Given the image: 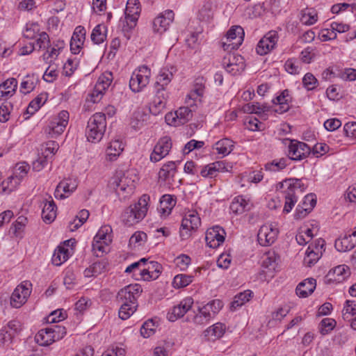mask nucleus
I'll use <instances>...</instances> for the list:
<instances>
[{
  "mask_svg": "<svg viewBox=\"0 0 356 356\" xmlns=\"http://www.w3.org/2000/svg\"><path fill=\"white\" fill-rule=\"evenodd\" d=\"M141 292L142 288L138 284H129L119 291L117 298L122 302L118 312L121 319H128L136 312L138 307L137 298Z\"/></svg>",
  "mask_w": 356,
  "mask_h": 356,
  "instance_id": "f257e3e1",
  "label": "nucleus"
},
{
  "mask_svg": "<svg viewBox=\"0 0 356 356\" xmlns=\"http://www.w3.org/2000/svg\"><path fill=\"white\" fill-rule=\"evenodd\" d=\"M149 196L143 195L138 201L127 207L121 215V221L127 227H131L140 222L148 210Z\"/></svg>",
  "mask_w": 356,
  "mask_h": 356,
  "instance_id": "f03ea898",
  "label": "nucleus"
},
{
  "mask_svg": "<svg viewBox=\"0 0 356 356\" xmlns=\"http://www.w3.org/2000/svg\"><path fill=\"white\" fill-rule=\"evenodd\" d=\"M279 184L280 188H284L285 203L283 211L288 213L292 210L298 201L297 191L300 190V192H303L306 187L302 182V179L296 178L286 179Z\"/></svg>",
  "mask_w": 356,
  "mask_h": 356,
  "instance_id": "7ed1b4c3",
  "label": "nucleus"
},
{
  "mask_svg": "<svg viewBox=\"0 0 356 356\" xmlns=\"http://www.w3.org/2000/svg\"><path fill=\"white\" fill-rule=\"evenodd\" d=\"M106 120L105 114L96 113L93 114L88 122L86 128V136L89 142H99L106 131Z\"/></svg>",
  "mask_w": 356,
  "mask_h": 356,
  "instance_id": "20e7f679",
  "label": "nucleus"
},
{
  "mask_svg": "<svg viewBox=\"0 0 356 356\" xmlns=\"http://www.w3.org/2000/svg\"><path fill=\"white\" fill-rule=\"evenodd\" d=\"M108 186L121 198L125 199L135 188V181L129 174H118L112 177Z\"/></svg>",
  "mask_w": 356,
  "mask_h": 356,
  "instance_id": "39448f33",
  "label": "nucleus"
},
{
  "mask_svg": "<svg viewBox=\"0 0 356 356\" xmlns=\"http://www.w3.org/2000/svg\"><path fill=\"white\" fill-rule=\"evenodd\" d=\"M150 76L151 71L147 66L139 67L133 72L131 76L129 81L130 89L134 92H140L149 83Z\"/></svg>",
  "mask_w": 356,
  "mask_h": 356,
  "instance_id": "423d86ee",
  "label": "nucleus"
},
{
  "mask_svg": "<svg viewBox=\"0 0 356 356\" xmlns=\"http://www.w3.org/2000/svg\"><path fill=\"white\" fill-rule=\"evenodd\" d=\"M29 168V165L26 163H17L14 168L13 175L9 177L6 181H3V191L8 193L14 191L21 180L26 175Z\"/></svg>",
  "mask_w": 356,
  "mask_h": 356,
  "instance_id": "0eeeda50",
  "label": "nucleus"
},
{
  "mask_svg": "<svg viewBox=\"0 0 356 356\" xmlns=\"http://www.w3.org/2000/svg\"><path fill=\"white\" fill-rule=\"evenodd\" d=\"M244 31L240 26H234L229 29L226 35V41L222 42L225 51H230L237 49L244 39Z\"/></svg>",
  "mask_w": 356,
  "mask_h": 356,
  "instance_id": "6e6552de",
  "label": "nucleus"
},
{
  "mask_svg": "<svg viewBox=\"0 0 356 356\" xmlns=\"http://www.w3.org/2000/svg\"><path fill=\"white\" fill-rule=\"evenodd\" d=\"M201 225V220L197 213L195 211L187 212L182 219L180 236L185 240L191 236V231L196 230Z\"/></svg>",
  "mask_w": 356,
  "mask_h": 356,
  "instance_id": "1a4fd4ad",
  "label": "nucleus"
},
{
  "mask_svg": "<svg viewBox=\"0 0 356 356\" xmlns=\"http://www.w3.org/2000/svg\"><path fill=\"white\" fill-rule=\"evenodd\" d=\"M288 161H300L307 158L311 153V148L306 143L297 140H287Z\"/></svg>",
  "mask_w": 356,
  "mask_h": 356,
  "instance_id": "9d476101",
  "label": "nucleus"
},
{
  "mask_svg": "<svg viewBox=\"0 0 356 356\" xmlns=\"http://www.w3.org/2000/svg\"><path fill=\"white\" fill-rule=\"evenodd\" d=\"M32 284L25 281L18 285L10 297V305L15 308H19L26 301L31 292Z\"/></svg>",
  "mask_w": 356,
  "mask_h": 356,
  "instance_id": "9b49d317",
  "label": "nucleus"
},
{
  "mask_svg": "<svg viewBox=\"0 0 356 356\" xmlns=\"http://www.w3.org/2000/svg\"><path fill=\"white\" fill-rule=\"evenodd\" d=\"M69 113L66 111H62L58 115L53 118L46 129V132L55 138L61 134L68 124Z\"/></svg>",
  "mask_w": 356,
  "mask_h": 356,
  "instance_id": "f8f14e48",
  "label": "nucleus"
},
{
  "mask_svg": "<svg viewBox=\"0 0 356 356\" xmlns=\"http://www.w3.org/2000/svg\"><path fill=\"white\" fill-rule=\"evenodd\" d=\"M172 146L171 138L168 136L161 138L155 145L150 155V161L156 163L165 157Z\"/></svg>",
  "mask_w": 356,
  "mask_h": 356,
  "instance_id": "ddd939ff",
  "label": "nucleus"
},
{
  "mask_svg": "<svg viewBox=\"0 0 356 356\" xmlns=\"http://www.w3.org/2000/svg\"><path fill=\"white\" fill-rule=\"evenodd\" d=\"M192 118L193 113L188 107H180L175 113H168L165 118L168 124L179 126L184 124Z\"/></svg>",
  "mask_w": 356,
  "mask_h": 356,
  "instance_id": "4468645a",
  "label": "nucleus"
},
{
  "mask_svg": "<svg viewBox=\"0 0 356 356\" xmlns=\"http://www.w3.org/2000/svg\"><path fill=\"white\" fill-rule=\"evenodd\" d=\"M278 229L273 225H264L258 232V242L262 246H268L273 244L277 236Z\"/></svg>",
  "mask_w": 356,
  "mask_h": 356,
  "instance_id": "2eb2a0df",
  "label": "nucleus"
},
{
  "mask_svg": "<svg viewBox=\"0 0 356 356\" xmlns=\"http://www.w3.org/2000/svg\"><path fill=\"white\" fill-rule=\"evenodd\" d=\"M193 305V299L191 297H187L183 299L180 302L174 306L167 314V318L171 321L175 322L177 319L183 317L187 312H188Z\"/></svg>",
  "mask_w": 356,
  "mask_h": 356,
  "instance_id": "dca6fc26",
  "label": "nucleus"
},
{
  "mask_svg": "<svg viewBox=\"0 0 356 356\" xmlns=\"http://www.w3.org/2000/svg\"><path fill=\"white\" fill-rule=\"evenodd\" d=\"M140 13L138 0H128L125 8V22L129 29L136 26Z\"/></svg>",
  "mask_w": 356,
  "mask_h": 356,
  "instance_id": "f3484780",
  "label": "nucleus"
},
{
  "mask_svg": "<svg viewBox=\"0 0 356 356\" xmlns=\"http://www.w3.org/2000/svg\"><path fill=\"white\" fill-rule=\"evenodd\" d=\"M225 230L220 226H214L207 229L205 241L209 247L218 248L225 241Z\"/></svg>",
  "mask_w": 356,
  "mask_h": 356,
  "instance_id": "a211bd4d",
  "label": "nucleus"
},
{
  "mask_svg": "<svg viewBox=\"0 0 356 356\" xmlns=\"http://www.w3.org/2000/svg\"><path fill=\"white\" fill-rule=\"evenodd\" d=\"M174 19V13L167 10L161 13L153 21V31L154 33L162 34L167 31Z\"/></svg>",
  "mask_w": 356,
  "mask_h": 356,
  "instance_id": "6ab92c4d",
  "label": "nucleus"
},
{
  "mask_svg": "<svg viewBox=\"0 0 356 356\" xmlns=\"http://www.w3.org/2000/svg\"><path fill=\"white\" fill-rule=\"evenodd\" d=\"M278 39L276 31H271L262 38L257 47L256 51L259 55H265L273 49L277 44Z\"/></svg>",
  "mask_w": 356,
  "mask_h": 356,
  "instance_id": "aec40b11",
  "label": "nucleus"
},
{
  "mask_svg": "<svg viewBox=\"0 0 356 356\" xmlns=\"http://www.w3.org/2000/svg\"><path fill=\"white\" fill-rule=\"evenodd\" d=\"M325 245V241L322 238L316 241L314 246L310 245L306 251V257L304 259V262L307 266H312L314 265L322 255V249Z\"/></svg>",
  "mask_w": 356,
  "mask_h": 356,
  "instance_id": "412c9836",
  "label": "nucleus"
},
{
  "mask_svg": "<svg viewBox=\"0 0 356 356\" xmlns=\"http://www.w3.org/2000/svg\"><path fill=\"white\" fill-rule=\"evenodd\" d=\"M78 181L76 179L68 178L61 181L55 190L56 198L64 199L76 190Z\"/></svg>",
  "mask_w": 356,
  "mask_h": 356,
  "instance_id": "4be33fe9",
  "label": "nucleus"
},
{
  "mask_svg": "<svg viewBox=\"0 0 356 356\" xmlns=\"http://www.w3.org/2000/svg\"><path fill=\"white\" fill-rule=\"evenodd\" d=\"M86 30L84 27L79 26L75 29L70 41V50L72 54L79 53L86 38Z\"/></svg>",
  "mask_w": 356,
  "mask_h": 356,
  "instance_id": "5701e85b",
  "label": "nucleus"
},
{
  "mask_svg": "<svg viewBox=\"0 0 356 356\" xmlns=\"http://www.w3.org/2000/svg\"><path fill=\"white\" fill-rule=\"evenodd\" d=\"M316 286V280L307 278L298 284L296 289V294L300 298H306L314 292Z\"/></svg>",
  "mask_w": 356,
  "mask_h": 356,
  "instance_id": "b1692460",
  "label": "nucleus"
},
{
  "mask_svg": "<svg viewBox=\"0 0 356 356\" xmlns=\"http://www.w3.org/2000/svg\"><path fill=\"white\" fill-rule=\"evenodd\" d=\"M166 97L164 91L157 89V93L154 98V100L150 104L149 111L154 115L159 114L161 111L165 107Z\"/></svg>",
  "mask_w": 356,
  "mask_h": 356,
  "instance_id": "393cba45",
  "label": "nucleus"
},
{
  "mask_svg": "<svg viewBox=\"0 0 356 356\" xmlns=\"http://www.w3.org/2000/svg\"><path fill=\"white\" fill-rule=\"evenodd\" d=\"M176 200L171 195H163L159 202V208L158 209L162 216H167L170 213L173 207L175 206Z\"/></svg>",
  "mask_w": 356,
  "mask_h": 356,
  "instance_id": "a878e982",
  "label": "nucleus"
},
{
  "mask_svg": "<svg viewBox=\"0 0 356 356\" xmlns=\"http://www.w3.org/2000/svg\"><path fill=\"white\" fill-rule=\"evenodd\" d=\"M350 275V268L346 265H339L328 273L330 280L341 282L348 278Z\"/></svg>",
  "mask_w": 356,
  "mask_h": 356,
  "instance_id": "bb28decb",
  "label": "nucleus"
},
{
  "mask_svg": "<svg viewBox=\"0 0 356 356\" xmlns=\"http://www.w3.org/2000/svg\"><path fill=\"white\" fill-rule=\"evenodd\" d=\"M307 201H309V207H303L300 204L298 205L295 213V218L296 219L304 218L316 205V200L312 195H307L305 197L303 204H306Z\"/></svg>",
  "mask_w": 356,
  "mask_h": 356,
  "instance_id": "cd10ccee",
  "label": "nucleus"
},
{
  "mask_svg": "<svg viewBox=\"0 0 356 356\" xmlns=\"http://www.w3.org/2000/svg\"><path fill=\"white\" fill-rule=\"evenodd\" d=\"M179 161H169L165 163L160 169L159 178L163 181L172 179L177 172V163Z\"/></svg>",
  "mask_w": 356,
  "mask_h": 356,
  "instance_id": "c85d7f7f",
  "label": "nucleus"
},
{
  "mask_svg": "<svg viewBox=\"0 0 356 356\" xmlns=\"http://www.w3.org/2000/svg\"><path fill=\"white\" fill-rule=\"evenodd\" d=\"M56 209L54 200L46 201L42 211V218L45 222L51 223L54 220L56 216Z\"/></svg>",
  "mask_w": 356,
  "mask_h": 356,
  "instance_id": "c756f323",
  "label": "nucleus"
},
{
  "mask_svg": "<svg viewBox=\"0 0 356 356\" xmlns=\"http://www.w3.org/2000/svg\"><path fill=\"white\" fill-rule=\"evenodd\" d=\"M38 344L42 346H49L55 341L54 334L49 327L40 330L35 337Z\"/></svg>",
  "mask_w": 356,
  "mask_h": 356,
  "instance_id": "7c9ffc66",
  "label": "nucleus"
},
{
  "mask_svg": "<svg viewBox=\"0 0 356 356\" xmlns=\"http://www.w3.org/2000/svg\"><path fill=\"white\" fill-rule=\"evenodd\" d=\"M17 88V81L15 78L8 79L0 85V96L11 97Z\"/></svg>",
  "mask_w": 356,
  "mask_h": 356,
  "instance_id": "2f4dec72",
  "label": "nucleus"
},
{
  "mask_svg": "<svg viewBox=\"0 0 356 356\" xmlns=\"http://www.w3.org/2000/svg\"><path fill=\"white\" fill-rule=\"evenodd\" d=\"M226 327L221 323H217L208 327L204 331V336L208 337L209 339L216 340L222 337L225 332Z\"/></svg>",
  "mask_w": 356,
  "mask_h": 356,
  "instance_id": "473e14b6",
  "label": "nucleus"
},
{
  "mask_svg": "<svg viewBox=\"0 0 356 356\" xmlns=\"http://www.w3.org/2000/svg\"><path fill=\"white\" fill-rule=\"evenodd\" d=\"M152 266H149L147 269H143L140 271V274L144 280H149L150 279L155 280L161 273V266L157 262L152 261Z\"/></svg>",
  "mask_w": 356,
  "mask_h": 356,
  "instance_id": "72a5a7b5",
  "label": "nucleus"
},
{
  "mask_svg": "<svg viewBox=\"0 0 356 356\" xmlns=\"http://www.w3.org/2000/svg\"><path fill=\"white\" fill-rule=\"evenodd\" d=\"M234 146V143L229 138H223L220 140L215 144V149L217 152L220 154H222L223 156L230 154Z\"/></svg>",
  "mask_w": 356,
  "mask_h": 356,
  "instance_id": "f704fd0d",
  "label": "nucleus"
},
{
  "mask_svg": "<svg viewBox=\"0 0 356 356\" xmlns=\"http://www.w3.org/2000/svg\"><path fill=\"white\" fill-rule=\"evenodd\" d=\"M69 249L64 246H58L52 256V263L55 266H60L69 258Z\"/></svg>",
  "mask_w": 356,
  "mask_h": 356,
  "instance_id": "c9c22d12",
  "label": "nucleus"
},
{
  "mask_svg": "<svg viewBox=\"0 0 356 356\" xmlns=\"http://www.w3.org/2000/svg\"><path fill=\"white\" fill-rule=\"evenodd\" d=\"M124 149L122 142L115 140L111 141L106 149V155L110 161H113L121 154Z\"/></svg>",
  "mask_w": 356,
  "mask_h": 356,
  "instance_id": "e433bc0d",
  "label": "nucleus"
},
{
  "mask_svg": "<svg viewBox=\"0 0 356 356\" xmlns=\"http://www.w3.org/2000/svg\"><path fill=\"white\" fill-rule=\"evenodd\" d=\"M243 111L247 113H255L260 115L269 111V106L266 104H260L259 102L246 104L243 106Z\"/></svg>",
  "mask_w": 356,
  "mask_h": 356,
  "instance_id": "4c0bfd02",
  "label": "nucleus"
},
{
  "mask_svg": "<svg viewBox=\"0 0 356 356\" xmlns=\"http://www.w3.org/2000/svg\"><path fill=\"white\" fill-rule=\"evenodd\" d=\"M205 81L203 77H197L195 79L193 88L188 95L190 99H195L202 97L204 92Z\"/></svg>",
  "mask_w": 356,
  "mask_h": 356,
  "instance_id": "58836bf2",
  "label": "nucleus"
},
{
  "mask_svg": "<svg viewBox=\"0 0 356 356\" xmlns=\"http://www.w3.org/2000/svg\"><path fill=\"white\" fill-rule=\"evenodd\" d=\"M300 22L305 25H312L318 20V15L314 9L306 8L301 11Z\"/></svg>",
  "mask_w": 356,
  "mask_h": 356,
  "instance_id": "ea45409f",
  "label": "nucleus"
},
{
  "mask_svg": "<svg viewBox=\"0 0 356 356\" xmlns=\"http://www.w3.org/2000/svg\"><path fill=\"white\" fill-rule=\"evenodd\" d=\"M252 296V292L250 290L244 291L243 292L237 294L231 304L232 309H236L237 308L243 305L245 302H248Z\"/></svg>",
  "mask_w": 356,
  "mask_h": 356,
  "instance_id": "a19ab883",
  "label": "nucleus"
},
{
  "mask_svg": "<svg viewBox=\"0 0 356 356\" xmlns=\"http://www.w3.org/2000/svg\"><path fill=\"white\" fill-rule=\"evenodd\" d=\"M106 27L102 24L96 26L91 33V40L95 44H101L106 38Z\"/></svg>",
  "mask_w": 356,
  "mask_h": 356,
  "instance_id": "79ce46f5",
  "label": "nucleus"
},
{
  "mask_svg": "<svg viewBox=\"0 0 356 356\" xmlns=\"http://www.w3.org/2000/svg\"><path fill=\"white\" fill-rule=\"evenodd\" d=\"M172 76V72L168 69L163 68L161 70L156 82V85L161 87L159 88L160 90H165L164 87L171 81Z\"/></svg>",
  "mask_w": 356,
  "mask_h": 356,
  "instance_id": "37998d69",
  "label": "nucleus"
},
{
  "mask_svg": "<svg viewBox=\"0 0 356 356\" xmlns=\"http://www.w3.org/2000/svg\"><path fill=\"white\" fill-rule=\"evenodd\" d=\"M230 209L236 214L242 213L248 209V203L243 196H238L232 202Z\"/></svg>",
  "mask_w": 356,
  "mask_h": 356,
  "instance_id": "c03bdc74",
  "label": "nucleus"
},
{
  "mask_svg": "<svg viewBox=\"0 0 356 356\" xmlns=\"http://www.w3.org/2000/svg\"><path fill=\"white\" fill-rule=\"evenodd\" d=\"M113 74L111 72H105L98 79L97 84V91H105L111 84Z\"/></svg>",
  "mask_w": 356,
  "mask_h": 356,
  "instance_id": "a18cd8bd",
  "label": "nucleus"
},
{
  "mask_svg": "<svg viewBox=\"0 0 356 356\" xmlns=\"http://www.w3.org/2000/svg\"><path fill=\"white\" fill-rule=\"evenodd\" d=\"M212 318L211 314L203 306L199 307L198 313L193 316V321L196 325H202L207 324Z\"/></svg>",
  "mask_w": 356,
  "mask_h": 356,
  "instance_id": "49530a36",
  "label": "nucleus"
},
{
  "mask_svg": "<svg viewBox=\"0 0 356 356\" xmlns=\"http://www.w3.org/2000/svg\"><path fill=\"white\" fill-rule=\"evenodd\" d=\"M288 159L281 158L275 159L271 162H268L264 165V169L266 171L277 172L283 170L287 165Z\"/></svg>",
  "mask_w": 356,
  "mask_h": 356,
  "instance_id": "de8ad7c7",
  "label": "nucleus"
},
{
  "mask_svg": "<svg viewBox=\"0 0 356 356\" xmlns=\"http://www.w3.org/2000/svg\"><path fill=\"white\" fill-rule=\"evenodd\" d=\"M335 248L339 252H347L355 248L352 245L351 239L345 235L342 238H337L334 243Z\"/></svg>",
  "mask_w": 356,
  "mask_h": 356,
  "instance_id": "09e8293b",
  "label": "nucleus"
},
{
  "mask_svg": "<svg viewBox=\"0 0 356 356\" xmlns=\"http://www.w3.org/2000/svg\"><path fill=\"white\" fill-rule=\"evenodd\" d=\"M193 280L192 275L179 274L174 277L172 284L175 288H183L191 284Z\"/></svg>",
  "mask_w": 356,
  "mask_h": 356,
  "instance_id": "8fccbe9b",
  "label": "nucleus"
},
{
  "mask_svg": "<svg viewBox=\"0 0 356 356\" xmlns=\"http://www.w3.org/2000/svg\"><path fill=\"white\" fill-rule=\"evenodd\" d=\"M303 87L307 90H314L318 85V79L310 72L305 74L302 80Z\"/></svg>",
  "mask_w": 356,
  "mask_h": 356,
  "instance_id": "3c124183",
  "label": "nucleus"
},
{
  "mask_svg": "<svg viewBox=\"0 0 356 356\" xmlns=\"http://www.w3.org/2000/svg\"><path fill=\"white\" fill-rule=\"evenodd\" d=\"M140 334L144 338H148L154 334L156 326L152 319L145 321L140 327Z\"/></svg>",
  "mask_w": 356,
  "mask_h": 356,
  "instance_id": "603ef678",
  "label": "nucleus"
},
{
  "mask_svg": "<svg viewBox=\"0 0 356 356\" xmlns=\"http://www.w3.org/2000/svg\"><path fill=\"white\" fill-rule=\"evenodd\" d=\"M204 307L213 317L222 308L223 303L221 300L216 299L208 302Z\"/></svg>",
  "mask_w": 356,
  "mask_h": 356,
  "instance_id": "864d4df0",
  "label": "nucleus"
},
{
  "mask_svg": "<svg viewBox=\"0 0 356 356\" xmlns=\"http://www.w3.org/2000/svg\"><path fill=\"white\" fill-rule=\"evenodd\" d=\"M92 247L94 254L97 257H100L104 252H106L108 249V243L106 241L93 239Z\"/></svg>",
  "mask_w": 356,
  "mask_h": 356,
  "instance_id": "5fc2aeb1",
  "label": "nucleus"
},
{
  "mask_svg": "<svg viewBox=\"0 0 356 356\" xmlns=\"http://www.w3.org/2000/svg\"><path fill=\"white\" fill-rule=\"evenodd\" d=\"M243 58L241 56H235L233 54L228 53L224 56L222 64L223 67H236V64L239 63V62H241Z\"/></svg>",
  "mask_w": 356,
  "mask_h": 356,
  "instance_id": "6e6d98bb",
  "label": "nucleus"
},
{
  "mask_svg": "<svg viewBox=\"0 0 356 356\" xmlns=\"http://www.w3.org/2000/svg\"><path fill=\"white\" fill-rule=\"evenodd\" d=\"M336 321L332 318H324L321 321L319 325L320 332L323 334H327L330 332L335 326Z\"/></svg>",
  "mask_w": 356,
  "mask_h": 356,
  "instance_id": "4d7b16f0",
  "label": "nucleus"
},
{
  "mask_svg": "<svg viewBox=\"0 0 356 356\" xmlns=\"http://www.w3.org/2000/svg\"><path fill=\"white\" fill-rule=\"evenodd\" d=\"M147 236L143 232H136L129 239V245L134 246V248L136 246H140L143 241L147 240Z\"/></svg>",
  "mask_w": 356,
  "mask_h": 356,
  "instance_id": "13d9d810",
  "label": "nucleus"
},
{
  "mask_svg": "<svg viewBox=\"0 0 356 356\" xmlns=\"http://www.w3.org/2000/svg\"><path fill=\"white\" fill-rule=\"evenodd\" d=\"M35 88V81L33 77L26 76L21 83V92L27 94Z\"/></svg>",
  "mask_w": 356,
  "mask_h": 356,
  "instance_id": "bf43d9fd",
  "label": "nucleus"
},
{
  "mask_svg": "<svg viewBox=\"0 0 356 356\" xmlns=\"http://www.w3.org/2000/svg\"><path fill=\"white\" fill-rule=\"evenodd\" d=\"M33 44L38 46L39 49L49 48L50 47V40L48 34L46 32L40 33L35 44Z\"/></svg>",
  "mask_w": 356,
  "mask_h": 356,
  "instance_id": "052dcab7",
  "label": "nucleus"
},
{
  "mask_svg": "<svg viewBox=\"0 0 356 356\" xmlns=\"http://www.w3.org/2000/svg\"><path fill=\"white\" fill-rule=\"evenodd\" d=\"M92 266V272L97 276L98 275H100L103 272H104L108 266V261L105 259H102L101 261L95 262L91 265Z\"/></svg>",
  "mask_w": 356,
  "mask_h": 356,
  "instance_id": "680f3d73",
  "label": "nucleus"
},
{
  "mask_svg": "<svg viewBox=\"0 0 356 356\" xmlns=\"http://www.w3.org/2000/svg\"><path fill=\"white\" fill-rule=\"evenodd\" d=\"M300 63L293 59H289L284 64V67L289 73L291 74H298L300 72Z\"/></svg>",
  "mask_w": 356,
  "mask_h": 356,
  "instance_id": "e2e57ef3",
  "label": "nucleus"
},
{
  "mask_svg": "<svg viewBox=\"0 0 356 356\" xmlns=\"http://www.w3.org/2000/svg\"><path fill=\"white\" fill-rule=\"evenodd\" d=\"M27 222V218L23 216H20L16 220L13 225V233L16 236H19L22 232V229Z\"/></svg>",
  "mask_w": 356,
  "mask_h": 356,
  "instance_id": "0e129e2a",
  "label": "nucleus"
},
{
  "mask_svg": "<svg viewBox=\"0 0 356 356\" xmlns=\"http://www.w3.org/2000/svg\"><path fill=\"white\" fill-rule=\"evenodd\" d=\"M77 65V61L69 58L64 64L63 74L67 76H71L73 74L74 70L76 68Z\"/></svg>",
  "mask_w": 356,
  "mask_h": 356,
  "instance_id": "69168bd1",
  "label": "nucleus"
},
{
  "mask_svg": "<svg viewBox=\"0 0 356 356\" xmlns=\"http://www.w3.org/2000/svg\"><path fill=\"white\" fill-rule=\"evenodd\" d=\"M343 132L346 137L356 139V122H348L344 125Z\"/></svg>",
  "mask_w": 356,
  "mask_h": 356,
  "instance_id": "338daca9",
  "label": "nucleus"
},
{
  "mask_svg": "<svg viewBox=\"0 0 356 356\" xmlns=\"http://www.w3.org/2000/svg\"><path fill=\"white\" fill-rule=\"evenodd\" d=\"M265 255H266V259L264 260L263 265L266 268L272 267L273 269L276 266V255H277L275 252H268Z\"/></svg>",
  "mask_w": 356,
  "mask_h": 356,
  "instance_id": "774afa93",
  "label": "nucleus"
}]
</instances>
